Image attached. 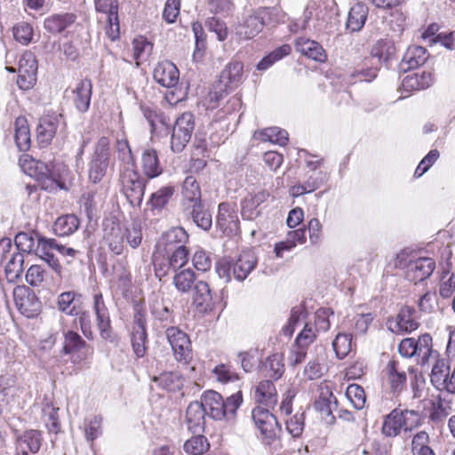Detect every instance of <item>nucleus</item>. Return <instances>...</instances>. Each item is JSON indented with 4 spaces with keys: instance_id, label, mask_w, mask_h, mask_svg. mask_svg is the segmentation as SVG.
Masks as SVG:
<instances>
[{
    "instance_id": "nucleus-38",
    "label": "nucleus",
    "mask_w": 455,
    "mask_h": 455,
    "mask_svg": "<svg viewBox=\"0 0 455 455\" xmlns=\"http://www.w3.org/2000/svg\"><path fill=\"white\" fill-rule=\"evenodd\" d=\"M14 140L20 151H27L30 148V131L28 121L19 116L14 124Z\"/></svg>"
},
{
    "instance_id": "nucleus-18",
    "label": "nucleus",
    "mask_w": 455,
    "mask_h": 455,
    "mask_svg": "<svg viewBox=\"0 0 455 455\" xmlns=\"http://www.w3.org/2000/svg\"><path fill=\"white\" fill-rule=\"evenodd\" d=\"M193 304L200 312L207 313L212 311L216 298L212 295L209 284L204 281H198L194 285Z\"/></svg>"
},
{
    "instance_id": "nucleus-59",
    "label": "nucleus",
    "mask_w": 455,
    "mask_h": 455,
    "mask_svg": "<svg viewBox=\"0 0 455 455\" xmlns=\"http://www.w3.org/2000/svg\"><path fill=\"white\" fill-rule=\"evenodd\" d=\"M140 109L151 130H156V122L164 123V113L160 109L143 103L140 104Z\"/></svg>"
},
{
    "instance_id": "nucleus-50",
    "label": "nucleus",
    "mask_w": 455,
    "mask_h": 455,
    "mask_svg": "<svg viewBox=\"0 0 455 455\" xmlns=\"http://www.w3.org/2000/svg\"><path fill=\"white\" fill-rule=\"evenodd\" d=\"M197 435L188 439L184 443V451L191 455H202L206 452L210 447L207 438L196 433Z\"/></svg>"
},
{
    "instance_id": "nucleus-63",
    "label": "nucleus",
    "mask_w": 455,
    "mask_h": 455,
    "mask_svg": "<svg viewBox=\"0 0 455 455\" xmlns=\"http://www.w3.org/2000/svg\"><path fill=\"white\" fill-rule=\"evenodd\" d=\"M147 340L148 334L146 330L132 331V347L134 354L138 358H141L145 355L147 352Z\"/></svg>"
},
{
    "instance_id": "nucleus-40",
    "label": "nucleus",
    "mask_w": 455,
    "mask_h": 455,
    "mask_svg": "<svg viewBox=\"0 0 455 455\" xmlns=\"http://www.w3.org/2000/svg\"><path fill=\"white\" fill-rule=\"evenodd\" d=\"M79 224V220L76 215H62L55 220L53 231L58 236H68L78 229Z\"/></svg>"
},
{
    "instance_id": "nucleus-62",
    "label": "nucleus",
    "mask_w": 455,
    "mask_h": 455,
    "mask_svg": "<svg viewBox=\"0 0 455 455\" xmlns=\"http://www.w3.org/2000/svg\"><path fill=\"white\" fill-rule=\"evenodd\" d=\"M165 254H161V251H158L152 257V263L154 266L155 275L160 280L166 276L169 273V270L172 268V266L170 265V260Z\"/></svg>"
},
{
    "instance_id": "nucleus-52",
    "label": "nucleus",
    "mask_w": 455,
    "mask_h": 455,
    "mask_svg": "<svg viewBox=\"0 0 455 455\" xmlns=\"http://www.w3.org/2000/svg\"><path fill=\"white\" fill-rule=\"evenodd\" d=\"M261 425L262 426L257 427L264 438L267 440L268 443L279 437V434L282 432V427L275 415L268 417V419Z\"/></svg>"
},
{
    "instance_id": "nucleus-9",
    "label": "nucleus",
    "mask_w": 455,
    "mask_h": 455,
    "mask_svg": "<svg viewBox=\"0 0 455 455\" xmlns=\"http://www.w3.org/2000/svg\"><path fill=\"white\" fill-rule=\"evenodd\" d=\"M60 125H66L61 114L52 112L43 116L39 119L36 127V139L40 147H47L52 142Z\"/></svg>"
},
{
    "instance_id": "nucleus-22",
    "label": "nucleus",
    "mask_w": 455,
    "mask_h": 455,
    "mask_svg": "<svg viewBox=\"0 0 455 455\" xmlns=\"http://www.w3.org/2000/svg\"><path fill=\"white\" fill-rule=\"evenodd\" d=\"M76 18L73 12L55 13L44 19V28L52 35L60 34L70 28Z\"/></svg>"
},
{
    "instance_id": "nucleus-1",
    "label": "nucleus",
    "mask_w": 455,
    "mask_h": 455,
    "mask_svg": "<svg viewBox=\"0 0 455 455\" xmlns=\"http://www.w3.org/2000/svg\"><path fill=\"white\" fill-rule=\"evenodd\" d=\"M201 403L206 414L212 419L215 420L231 419L235 417L237 409L243 403V395L241 391H238L224 400L220 393L208 390L203 394Z\"/></svg>"
},
{
    "instance_id": "nucleus-17",
    "label": "nucleus",
    "mask_w": 455,
    "mask_h": 455,
    "mask_svg": "<svg viewBox=\"0 0 455 455\" xmlns=\"http://www.w3.org/2000/svg\"><path fill=\"white\" fill-rule=\"evenodd\" d=\"M153 78L161 86L172 88L179 83L180 71L172 62L164 60L154 68Z\"/></svg>"
},
{
    "instance_id": "nucleus-25",
    "label": "nucleus",
    "mask_w": 455,
    "mask_h": 455,
    "mask_svg": "<svg viewBox=\"0 0 455 455\" xmlns=\"http://www.w3.org/2000/svg\"><path fill=\"white\" fill-rule=\"evenodd\" d=\"M257 257L251 251H243L235 263L232 264V274L238 281H243L254 269Z\"/></svg>"
},
{
    "instance_id": "nucleus-5",
    "label": "nucleus",
    "mask_w": 455,
    "mask_h": 455,
    "mask_svg": "<svg viewBox=\"0 0 455 455\" xmlns=\"http://www.w3.org/2000/svg\"><path fill=\"white\" fill-rule=\"evenodd\" d=\"M62 351L65 355H71L73 363H80L87 360L93 354V347L76 331H67L64 332Z\"/></svg>"
},
{
    "instance_id": "nucleus-64",
    "label": "nucleus",
    "mask_w": 455,
    "mask_h": 455,
    "mask_svg": "<svg viewBox=\"0 0 455 455\" xmlns=\"http://www.w3.org/2000/svg\"><path fill=\"white\" fill-rule=\"evenodd\" d=\"M305 427V413L297 412L290 419L286 420V430L293 437L299 438Z\"/></svg>"
},
{
    "instance_id": "nucleus-14",
    "label": "nucleus",
    "mask_w": 455,
    "mask_h": 455,
    "mask_svg": "<svg viewBox=\"0 0 455 455\" xmlns=\"http://www.w3.org/2000/svg\"><path fill=\"white\" fill-rule=\"evenodd\" d=\"M37 181L42 189L52 192L65 188L64 182L60 176L52 172L47 165L42 162L35 164V172L29 173Z\"/></svg>"
},
{
    "instance_id": "nucleus-36",
    "label": "nucleus",
    "mask_w": 455,
    "mask_h": 455,
    "mask_svg": "<svg viewBox=\"0 0 455 455\" xmlns=\"http://www.w3.org/2000/svg\"><path fill=\"white\" fill-rule=\"evenodd\" d=\"M369 9L365 4L357 3L353 5L348 12L347 28L352 32L360 31L365 24Z\"/></svg>"
},
{
    "instance_id": "nucleus-45",
    "label": "nucleus",
    "mask_w": 455,
    "mask_h": 455,
    "mask_svg": "<svg viewBox=\"0 0 455 455\" xmlns=\"http://www.w3.org/2000/svg\"><path fill=\"white\" fill-rule=\"evenodd\" d=\"M450 367L444 360H437L432 368L430 380L437 388H446V382L449 377Z\"/></svg>"
},
{
    "instance_id": "nucleus-39",
    "label": "nucleus",
    "mask_w": 455,
    "mask_h": 455,
    "mask_svg": "<svg viewBox=\"0 0 455 455\" xmlns=\"http://www.w3.org/2000/svg\"><path fill=\"white\" fill-rule=\"evenodd\" d=\"M395 53V46L391 39H380L371 47V55L377 58L379 62L387 63Z\"/></svg>"
},
{
    "instance_id": "nucleus-49",
    "label": "nucleus",
    "mask_w": 455,
    "mask_h": 455,
    "mask_svg": "<svg viewBox=\"0 0 455 455\" xmlns=\"http://www.w3.org/2000/svg\"><path fill=\"white\" fill-rule=\"evenodd\" d=\"M155 381L164 389L172 392L180 389L183 386L182 378L177 371L164 372L157 378H155Z\"/></svg>"
},
{
    "instance_id": "nucleus-37",
    "label": "nucleus",
    "mask_w": 455,
    "mask_h": 455,
    "mask_svg": "<svg viewBox=\"0 0 455 455\" xmlns=\"http://www.w3.org/2000/svg\"><path fill=\"white\" fill-rule=\"evenodd\" d=\"M288 132L279 127H269L260 131H256L253 138L264 142L275 143L280 146L287 144L289 138Z\"/></svg>"
},
{
    "instance_id": "nucleus-31",
    "label": "nucleus",
    "mask_w": 455,
    "mask_h": 455,
    "mask_svg": "<svg viewBox=\"0 0 455 455\" xmlns=\"http://www.w3.org/2000/svg\"><path fill=\"white\" fill-rule=\"evenodd\" d=\"M434 83V76L431 72L423 71L406 76L402 82V89L405 92L424 90Z\"/></svg>"
},
{
    "instance_id": "nucleus-34",
    "label": "nucleus",
    "mask_w": 455,
    "mask_h": 455,
    "mask_svg": "<svg viewBox=\"0 0 455 455\" xmlns=\"http://www.w3.org/2000/svg\"><path fill=\"white\" fill-rule=\"evenodd\" d=\"M260 371L265 377L277 380L284 372L283 355L280 353L267 356L262 363Z\"/></svg>"
},
{
    "instance_id": "nucleus-53",
    "label": "nucleus",
    "mask_w": 455,
    "mask_h": 455,
    "mask_svg": "<svg viewBox=\"0 0 455 455\" xmlns=\"http://www.w3.org/2000/svg\"><path fill=\"white\" fill-rule=\"evenodd\" d=\"M291 48L289 44H283L276 48L269 54L265 56L257 65L259 70H266L271 67L275 62L283 59L291 53Z\"/></svg>"
},
{
    "instance_id": "nucleus-4",
    "label": "nucleus",
    "mask_w": 455,
    "mask_h": 455,
    "mask_svg": "<svg viewBox=\"0 0 455 455\" xmlns=\"http://www.w3.org/2000/svg\"><path fill=\"white\" fill-rule=\"evenodd\" d=\"M195 130V116L191 112H185L175 121L172 129L171 149L181 152L189 142Z\"/></svg>"
},
{
    "instance_id": "nucleus-57",
    "label": "nucleus",
    "mask_w": 455,
    "mask_h": 455,
    "mask_svg": "<svg viewBox=\"0 0 455 455\" xmlns=\"http://www.w3.org/2000/svg\"><path fill=\"white\" fill-rule=\"evenodd\" d=\"M174 193V188L171 186L163 187L150 196V204L154 209H163L169 202Z\"/></svg>"
},
{
    "instance_id": "nucleus-10",
    "label": "nucleus",
    "mask_w": 455,
    "mask_h": 455,
    "mask_svg": "<svg viewBox=\"0 0 455 455\" xmlns=\"http://www.w3.org/2000/svg\"><path fill=\"white\" fill-rule=\"evenodd\" d=\"M36 249L35 254L44 260L47 265L60 276L62 267L58 258L54 254V251H57L58 248L57 241L54 238H46L39 234H36Z\"/></svg>"
},
{
    "instance_id": "nucleus-33",
    "label": "nucleus",
    "mask_w": 455,
    "mask_h": 455,
    "mask_svg": "<svg viewBox=\"0 0 455 455\" xmlns=\"http://www.w3.org/2000/svg\"><path fill=\"white\" fill-rule=\"evenodd\" d=\"M315 409L321 413L322 418L329 425H333L336 418L333 411L338 408V401L336 396L331 392L329 395L323 396V394L315 400L314 403Z\"/></svg>"
},
{
    "instance_id": "nucleus-42",
    "label": "nucleus",
    "mask_w": 455,
    "mask_h": 455,
    "mask_svg": "<svg viewBox=\"0 0 455 455\" xmlns=\"http://www.w3.org/2000/svg\"><path fill=\"white\" fill-rule=\"evenodd\" d=\"M82 295L73 291H64L58 297V308L60 311L68 315H78L77 301L81 299Z\"/></svg>"
},
{
    "instance_id": "nucleus-54",
    "label": "nucleus",
    "mask_w": 455,
    "mask_h": 455,
    "mask_svg": "<svg viewBox=\"0 0 455 455\" xmlns=\"http://www.w3.org/2000/svg\"><path fill=\"white\" fill-rule=\"evenodd\" d=\"M150 308L155 319L158 320L164 326L174 323L173 313L168 306L159 301H155L150 306Z\"/></svg>"
},
{
    "instance_id": "nucleus-61",
    "label": "nucleus",
    "mask_w": 455,
    "mask_h": 455,
    "mask_svg": "<svg viewBox=\"0 0 455 455\" xmlns=\"http://www.w3.org/2000/svg\"><path fill=\"white\" fill-rule=\"evenodd\" d=\"M37 60L30 51H25L19 60V73L37 75Z\"/></svg>"
},
{
    "instance_id": "nucleus-58",
    "label": "nucleus",
    "mask_w": 455,
    "mask_h": 455,
    "mask_svg": "<svg viewBox=\"0 0 455 455\" xmlns=\"http://www.w3.org/2000/svg\"><path fill=\"white\" fill-rule=\"evenodd\" d=\"M346 395L355 409L361 410L364 407L366 395L361 386L357 384H350L347 387Z\"/></svg>"
},
{
    "instance_id": "nucleus-8",
    "label": "nucleus",
    "mask_w": 455,
    "mask_h": 455,
    "mask_svg": "<svg viewBox=\"0 0 455 455\" xmlns=\"http://www.w3.org/2000/svg\"><path fill=\"white\" fill-rule=\"evenodd\" d=\"M216 227L227 236L238 234L240 230V221L235 204H231L228 202H223L219 204Z\"/></svg>"
},
{
    "instance_id": "nucleus-60",
    "label": "nucleus",
    "mask_w": 455,
    "mask_h": 455,
    "mask_svg": "<svg viewBox=\"0 0 455 455\" xmlns=\"http://www.w3.org/2000/svg\"><path fill=\"white\" fill-rule=\"evenodd\" d=\"M14 39L23 45H28L33 38V28L27 22H20L12 28Z\"/></svg>"
},
{
    "instance_id": "nucleus-35",
    "label": "nucleus",
    "mask_w": 455,
    "mask_h": 455,
    "mask_svg": "<svg viewBox=\"0 0 455 455\" xmlns=\"http://www.w3.org/2000/svg\"><path fill=\"white\" fill-rule=\"evenodd\" d=\"M142 172L148 179L158 177L163 169L159 163L158 154L154 148H147L141 156Z\"/></svg>"
},
{
    "instance_id": "nucleus-43",
    "label": "nucleus",
    "mask_w": 455,
    "mask_h": 455,
    "mask_svg": "<svg viewBox=\"0 0 455 455\" xmlns=\"http://www.w3.org/2000/svg\"><path fill=\"white\" fill-rule=\"evenodd\" d=\"M403 429L402 411L395 409L386 418L382 426V433L388 437L398 435Z\"/></svg>"
},
{
    "instance_id": "nucleus-13",
    "label": "nucleus",
    "mask_w": 455,
    "mask_h": 455,
    "mask_svg": "<svg viewBox=\"0 0 455 455\" xmlns=\"http://www.w3.org/2000/svg\"><path fill=\"white\" fill-rule=\"evenodd\" d=\"M95 9L108 14L106 33L111 40L119 36L118 3L114 0H94Z\"/></svg>"
},
{
    "instance_id": "nucleus-41",
    "label": "nucleus",
    "mask_w": 455,
    "mask_h": 455,
    "mask_svg": "<svg viewBox=\"0 0 455 455\" xmlns=\"http://www.w3.org/2000/svg\"><path fill=\"white\" fill-rule=\"evenodd\" d=\"M386 371L392 392L400 393L406 383V373L398 370V363L395 360L389 361Z\"/></svg>"
},
{
    "instance_id": "nucleus-26",
    "label": "nucleus",
    "mask_w": 455,
    "mask_h": 455,
    "mask_svg": "<svg viewBox=\"0 0 455 455\" xmlns=\"http://www.w3.org/2000/svg\"><path fill=\"white\" fill-rule=\"evenodd\" d=\"M188 239L189 235L185 228L174 227L163 234L158 243V248H163L164 251H170L174 248L178 249L179 245L186 246Z\"/></svg>"
},
{
    "instance_id": "nucleus-16",
    "label": "nucleus",
    "mask_w": 455,
    "mask_h": 455,
    "mask_svg": "<svg viewBox=\"0 0 455 455\" xmlns=\"http://www.w3.org/2000/svg\"><path fill=\"white\" fill-rule=\"evenodd\" d=\"M415 309L403 306L397 314L395 321H388L389 329L396 333H408L418 329L419 323L415 319Z\"/></svg>"
},
{
    "instance_id": "nucleus-6",
    "label": "nucleus",
    "mask_w": 455,
    "mask_h": 455,
    "mask_svg": "<svg viewBox=\"0 0 455 455\" xmlns=\"http://www.w3.org/2000/svg\"><path fill=\"white\" fill-rule=\"evenodd\" d=\"M175 359L183 363H188L192 359V348L189 337L175 326H170L165 331Z\"/></svg>"
},
{
    "instance_id": "nucleus-44",
    "label": "nucleus",
    "mask_w": 455,
    "mask_h": 455,
    "mask_svg": "<svg viewBox=\"0 0 455 455\" xmlns=\"http://www.w3.org/2000/svg\"><path fill=\"white\" fill-rule=\"evenodd\" d=\"M451 401L438 395L431 401L429 419L434 422L443 421L451 412Z\"/></svg>"
},
{
    "instance_id": "nucleus-15",
    "label": "nucleus",
    "mask_w": 455,
    "mask_h": 455,
    "mask_svg": "<svg viewBox=\"0 0 455 455\" xmlns=\"http://www.w3.org/2000/svg\"><path fill=\"white\" fill-rule=\"evenodd\" d=\"M181 214L186 220H191L197 228L209 231L212 227V216L202 202L185 207Z\"/></svg>"
},
{
    "instance_id": "nucleus-46",
    "label": "nucleus",
    "mask_w": 455,
    "mask_h": 455,
    "mask_svg": "<svg viewBox=\"0 0 455 455\" xmlns=\"http://www.w3.org/2000/svg\"><path fill=\"white\" fill-rule=\"evenodd\" d=\"M58 412L59 408L54 407L51 403H46L42 409L43 421L51 433L57 434L60 431Z\"/></svg>"
},
{
    "instance_id": "nucleus-3",
    "label": "nucleus",
    "mask_w": 455,
    "mask_h": 455,
    "mask_svg": "<svg viewBox=\"0 0 455 455\" xmlns=\"http://www.w3.org/2000/svg\"><path fill=\"white\" fill-rule=\"evenodd\" d=\"M110 161V140L108 137H100L94 148L89 164V179L94 184L101 181L106 175Z\"/></svg>"
},
{
    "instance_id": "nucleus-19",
    "label": "nucleus",
    "mask_w": 455,
    "mask_h": 455,
    "mask_svg": "<svg viewBox=\"0 0 455 455\" xmlns=\"http://www.w3.org/2000/svg\"><path fill=\"white\" fill-rule=\"evenodd\" d=\"M206 412L201 401L191 402L186 410V424L193 433H203L205 427Z\"/></svg>"
},
{
    "instance_id": "nucleus-32",
    "label": "nucleus",
    "mask_w": 455,
    "mask_h": 455,
    "mask_svg": "<svg viewBox=\"0 0 455 455\" xmlns=\"http://www.w3.org/2000/svg\"><path fill=\"white\" fill-rule=\"evenodd\" d=\"M202 202V194L198 182L194 176H188L182 186L181 210Z\"/></svg>"
},
{
    "instance_id": "nucleus-7",
    "label": "nucleus",
    "mask_w": 455,
    "mask_h": 455,
    "mask_svg": "<svg viewBox=\"0 0 455 455\" xmlns=\"http://www.w3.org/2000/svg\"><path fill=\"white\" fill-rule=\"evenodd\" d=\"M103 241L108 250L116 256L127 252L124 243V230L120 223L113 219L103 221Z\"/></svg>"
},
{
    "instance_id": "nucleus-29",
    "label": "nucleus",
    "mask_w": 455,
    "mask_h": 455,
    "mask_svg": "<svg viewBox=\"0 0 455 455\" xmlns=\"http://www.w3.org/2000/svg\"><path fill=\"white\" fill-rule=\"evenodd\" d=\"M295 49L313 60L324 62L327 60L325 50L316 41L299 37L295 41Z\"/></svg>"
},
{
    "instance_id": "nucleus-51",
    "label": "nucleus",
    "mask_w": 455,
    "mask_h": 455,
    "mask_svg": "<svg viewBox=\"0 0 455 455\" xmlns=\"http://www.w3.org/2000/svg\"><path fill=\"white\" fill-rule=\"evenodd\" d=\"M36 234H28L25 232L18 233L14 237V243L20 253H36Z\"/></svg>"
},
{
    "instance_id": "nucleus-21",
    "label": "nucleus",
    "mask_w": 455,
    "mask_h": 455,
    "mask_svg": "<svg viewBox=\"0 0 455 455\" xmlns=\"http://www.w3.org/2000/svg\"><path fill=\"white\" fill-rule=\"evenodd\" d=\"M243 81V65L238 60L229 62L221 71L219 78L220 85H224L232 91L236 89Z\"/></svg>"
},
{
    "instance_id": "nucleus-20",
    "label": "nucleus",
    "mask_w": 455,
    "mask_h": 455,
    "mask_svg": "<svg viewBox=\"0 0 455 455\" xmlns=\"http://www.w3.org/2000/svg\"><path fill=\"white\" fill-rule=\"evenodd\" d=\"M265 23L258 10L248 15L235 27V33L241 39L256 36L264 28Z\"/></svg>"
},
{
    "instance_id": "nucleus-12",
    "label": "nucleus",
    "mask_w": 455,
    "mask_h": 455,
    "mask_svg": "<svg viewBox=\"0 0 455 455\" xmlns=\"http://www.w3.org/2000/svg\"><path fill=\"white\" fill-rule=\"evenodd\" d=\"M92 307L96 315L97 326L100 337L105 340L113 341L109 312L105 304L102 293L100 291L95 292L92 296Z\"/></svg>"
},
{
    "instance_id": "nucleus-47",
    "label": "nucleus",
    "mask_w": 455,
    "mask_h": 455,
    "mask_svg": "<svg viewBox=\"0 0 455 455\" xmlns=\"http://www.w3.org/2000/svg\"><path fill=\"white\" fill-rule=\"evenodd\" d=\"M196 283V274L192 269H184L173 276L175 288L182 293H188Z\"/></svg>"
},
{
    "instance_id": "nucleus-2",
    "label": "nucleus",
    "mask_w": 455,
    "mask_h": 455,
    "mask_svg": "<svg viewBox=\"0 0 455 455\" xmlns=\"http://www.w3.org/2000/svg\"><path fill=\"white\" fill-rule=\"evenodd\" d=\"M122 191L130 205L133 208H140L146 188V180L140 174L132 167H124L120 173Z\"/></svg>"
},
{
    "instance_id": "nucleus-30",
    "label": "nucleus",
    "mask_w": 455,
    "mask_h": 455,
    "mask_svg": "<svg viewBox=\"0 0 455 455\" xmlns=\"http://www.w3.org/2000/svg\"><path fill=\"white\" fill-rule=\"evenodd\" d=\"M254 399L259 404L273 408L277 403V392L273 381H260L255 387Z\"/></svg>"
},
{
    "instance_id": "nucleus-28",
    "label": "nucleus",
    "mask_w": 455,
    "mask_h": 455,
    "mask_svg": "<svg viewBox=\"0 0 455 455\" xmlns=\"http://www.w3.org/2000/svg\"><path fill=\"white\" fill-rule=\"evenodd\" d=\"M92 83L89 78L81 80L73 90V103L76 108L84 113L88 111L91 104Z\"/></svg>"
},
{
    "instance_id": "nucleus-24",
    "label": "nucleus",
    "mask_w": 455,
    "mask_h": 455,
    "mask_svg": "<svg viewBox=\"0 0 455 455\" xmlns=\"http://www.w3.org/2000/svg\"><path fill=\"white\" fill-rule=\"evenodd\" d=\"M265 191H259L254 195L249 194L241 201V215L243 220H253L260 214L259 206L268 197Z\"/></svg>"
},
{
    "instance_id": "nucleus-55",
    "label": "nucleus",
    "mask_w": 455,
    "mask_h": 455,
    "mask_svg": "<svg viewBox=\"0 0 455 455\" xmlns=\"http://www.w3.org/2000/svg\"><path fill=\"white\" fill-rule=\"evenodd\" d=\"M352 335L339 333L332 342V347L339 359L345 358L351 351Z\"/></svg>"
},
{
    "instance_id": "nucleus-11",
    "label": "nucleus",
    "mask_w": 455,
    "mask_h": 455,
    "mask_svg": "<svg viewBox=\"0 0 455 455\" xmlns=\"http://www.w3.org/2000/svg\"><path fill=\"white\" fill-rule=\"evenodd\" d=\"M435 269V261L429 257H417L409 264V268L404 271L407 281L415 284L428 279Z\"/></svg>"
},
{
    "instance_id": "nucleus-27",
    "label": "nucleus",
    "mask_w": 455,
    "mask_h": 455,
    "mask_svg": "<svg viewBox=\"0 0 455 455\" xmlns=\"http://www.w3.org/2000/svg\"><path fill=\"white\" fill-rule=\"evenodd\" d=\"M43 436L39 430L28 429L16 434L17 451L37 453L42 445Z\"/></svg>"
},
{
    "instance_id": "nucleus-48",
    "label": "nucleus",
    "mask_w": 455,
    "mask_h": 455,
    "mask_svg": "<svg viewBox=\"0 0 455 455\" xmlns=\"http://www.w3.org/2000/svg\"><path fill=\"white\" fill-rule=\"evenodd\" d=\"M24 256L20 252L11 255L5 266V275L9 282L17 280L23 272Z\"/></svg>"
},
{
    "instance_id": "nucleus-56",
    "label": "nucleus",
    "mask_w": 455,
    "mask_h": 455,
    "mask_svg": "<svg viewBox=\"0 0 455 455\" xmlns=\"http://www.w3.org/2000/svg\"><path fill=\"white\" fill-rule=\"evenodd\" d=\"M164 252L169 259L172 269L180 268L188 262L189 252L188 248L184 245H179L178 249L174 248V250Z\"/></svg>"
},
{
    "instance_id": "nucleus-23",
    "label": "nucleus",
    "mask_w": 455,
    "mask_h": 455,
    "mask_svg": "<svg viewBox=\"0 0 455 455\" xmlns=\"http://www.w3.org/2000/svg\"><path fill=\"white\" fill-rule=\"evenodd\" d=\"M429 54L426 48L419 45L408 47L400 63V69L407 72L411 69L423 66L427 60Z\"/></svg>"
}]
</instances>
